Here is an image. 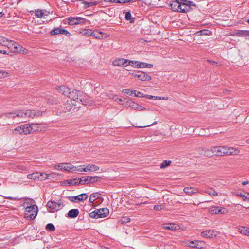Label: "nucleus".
Wrapping results in <instances>:
<instances>
[{
	"instance_id": "obj_51",
	"label": "nucleus",
	"mask_w": 249,
	"mask_h": 249,
	"mask_svg": "<svg viewBox=\"0 0 249 249\" xmlns=\"http://www.w3.org/2000/svg\"><path fill=\"white\" fill-rule=\"evenodd\" d=\"M47 100L48 103L51 104H54L57 103L56 99L52 97H50L49 98H47Z\"/></svg>"
},
{
	"instance_id": "obj_37",
	"label": "nucleus",
	"mask_w": 249,
	"mask_h": 249,
	"mask_svg": "<svg viewBox=\"0 0 249 249\" xmlns=\"http://www.w3.org/2000/svg\"><path fill=\"white\" fill-rule=\"evenodd\" d=\"M102 34L103 32L96 31H93V34H92V36H93L96 38L101 39L103 38Z\"/></svg>"
},
{
	"instance_id": "obj_3",
	"label": "nucleus",
	"mask_w": 249,
	"mask_h": 249,
	"mask_svg": "<svg viewBox=\"0 0 249 249\" xmlns=\"http://www.w3.org/2000/svg\"><path fill=\"white\" fill-rule=\"evenodd\" d=\"M38 207L36 205L27 206L25 209V217L30 219H34L38 213Z\"/></svg>"
},
{
	"instance_id": "obj_34",
	"label": "nucleus",
	"mask_w": 249,
	"mask_h": 249,
	"mask_svg": "<svg viewBox=\"0 0 249 249\" xmlns=\"http://www.w3.org/2000/svg\"><path fill=\"white\" fill-rule=\"evenodd\" d=\"M205 192L212 196H216L218 195L217 192L212 188L206 190Z\"/></svg>"
},
{
	"instance_id": "obj_18",
	"label": "nucleus",
	"mask_w": 249,
	"mask_h": 249,
	"mask_svg": "<svg viewBox=\"0 0 249 249\" xmlns=\"http://www.w3.org/2000/svg\"><path fill=\"white\" fill-rule=\"evenodd\" d=\"M98 212H99V217H100V218H105L107 217L109 213V210L107 208L98 209Z\"/></svg>"
},
{
	"instance_id": "obj_58",
	"label": "nucleus",
	"mask_w": 249,
	"mask_h": 249,
	"mask_svg": "<svg viewBox=\"0 0 249 249\" xmlns=\"http://www.w3.org/2000/svg\"><path fill=\"white\" fill-rule=\"evenodd\" d=\"M8 76V73L6 72L0 71V79Z\"/></svg>"
},
{
	"instance_id": "obj_40",
	"label": "nucleus",
	"mask_w": 249,
	"mask_h": 249,
	"mask_svg": "<svg viewBox=\"0 0 249 249\" xmlns=\"http://www.w3.org/2000/svg\"><path fill=\"white\" fill-rule=\"evenodd\" d=\"M61 28H59V27L55 28L54 29L50 31V34L52 36H54V35H58V34H60V33H61Z\"/></svg>"
},
{
	"instance_id": "obj_13",
	"label": "nucleus",
	"mask_w": 249,
	"mask_h": 249,
	"mask_svg": "<svg viewBox=\"0 0 249 249\" xmlns=\"http://www.w3.org/2000/svg\"><path fill=\"white\" fill-rule=\"evenodd\" d=\"M26 117H30L32 118L36 116H40L42 115V112L38 110H27L25 111Z\"/></svg>"
},
{
	"instance_id": "obj_7",
	"label": "nucleus",
	"mask_w": 249,
	"mask_h": 249,
	"mask_svg": "<svg viewBox=\"0 0 249 249\" xmlns=\"http://www.w3.org/2000/svg\"><path fill=\"white\" fill-rule=\"evenodd\" d=\"M180 1V6L179 8V12L187 13L191 10V6L193 5L192 2L182 0Z\"/></svg>"
},
{
	"instance_id": "obj_32",
	"label": "nucleus",
	"mask_w": 249,
	"mask_h": 249,
	"mask_svg": "<svg viewBox=\"0 0 249 249\" xmlns=\"http://www.w3.org/2000/svg\"><path fill=\"white\" fill-rule=\"evenodd\" d=\"M25 111L26 110H18V111L15 112L14 115L13 116V117L14 118H15L16 117H21V118L26 117Z\"/></svg>"
},
{
	"instance_id": "obj_11",
	"label": "nucleus",
	"mask_w": 249,
	"mask_h": 249,
	"mask_svg": "<svg viewBox=\"0 0 249 249\" xmlns=\"http://www.w3.org/2000/svg\"><path fill=\"white\" fill-rule=\"evenodd\" d=\"M6 47H7L12 52L14 53H18L20 49L22 48V47H21L19 44L12 40H10L9 41Z\"/></svg>"
},
{
	"instance_id": "obj_6",
	"label": "nucleus",
	"mask_w": 249,
	"mask_h": 249,
	"mask_svg": "<svg viewBox=\"0 0 249 249\" xmlns=\"http://www.w3.org/2000/svg\"><path fill=\"white\" fill-rule=\"evenodd\" d=\"M209 212L211 214H224L228 212V210L224 207L212 206L209 208Z\"/></svg>"
},
{
	"instance_id": "obj_24",
	"label": "nucleus",
	"mask_w": 249,
	"mask_h": 249,
	"mask_svg": "<svg viewBox=\"0 0 249 249\" xmlns=\"http://www.w3.org/2000/svg\"><path fill=\"white\" fill-rule=\"evenodd\" d=\"M86 172H94L99 170V167L94 164H88L86 166Z\"/></svg>"
},
{
	"instance_id": "obj_36",
	"label": "nucleus",
	"mask_w": 249,
	"mask_h": 249,
	"mask_svg": "<svg viewBox=\"0 0 249 249\" xmlns=\"http://www.w3.org/2000/svg\"><path fill=\"white\" fill-rule=\"evenodd\" d=\"M89 217L92 218H100L99 212H98V209L94 210L89 213Z\"/></svg>"
},
{
	"instance_id": "obj_17",
	"label": "nucleus",
	"mask_w": 249,
	"mask_h": 249,
	"mask_svg": "<svg viewBox=\"0 0 249 249\" xmlns=\"http://www.w3.org/2000/svg\"><path fill=\"white\" fill-rule=\"evenodd\" d=\"M35 13L36 16L38 18H46V17L48 16L49 12L47 11L44 12L43 10L37 9L35 10Z\"/></svg>"
},
{
	"instance_id": "obj_2",
	"label": "nucleus",
	"mask_w": 249,
	"mask_h": 249,
	"mask_svg": "<svg viewBox=\"0 0 249 249\" xmlns=\"http://www.w3.org/2000/svg\"><path fill=\"white\" fill-rule=\"evenodd\" d=\"M68 95L69 97L74 101L83 105H87L88 104V102L83 98V93L80 91L70 89Z\"/></svg>"
},
{
	"instance_id": "obj_39",
	"label": "nucleus",
	"mask_w": 249,
	"mask_h": 249,
	"mask_svg": "<svg viewBox=\"0 0 249 249\" xmlns=\"http://www.w3.org/2000/svg\"><path fill=\"white\" fill-rule=\"evenodd\" d=\"M237 34L240 36H249V30H238Z\"/></svg>"
},
{
	"instance_id": "obj_19",
	"label": "nucleus",
	"mask_w": 249,
	"mask_h": 249,
	"mask_svg": "<svg viewBox=\"0 0 249 249\" xmlns=\"http://www.w3.org/2000/svg\"><path fill=\"white\" fill-rule=\"evenodd\" d=\"M44 174L43 173H39V175L40 176H43ZM27 178L29 179H33V180H37L40 179V176H39L38 172L33 173L32 174H28L27 176Z\"/></svg>"
},
{
	"instance_id": "obj_1",
	"label": "nucleus",
	"mask_w": 249,
	"mask_h": 249,
	"mask_svg": "<svg viewBox=\"0 0 249 249\" xmlns=\"http://www.w3.org/2000/svg\"><path fill=\"white\" fill-rule=\"evenodd\" d=\"M212 151L214 154L218 156L224 155H235L240 153V150L237 148L232 147L228 148L226 146H214L212 147Z\"/></svg>"
},
{
	"instance_id": "obj_63",
	"label": "nucleus",
	"mask_w": 249,
	"mask_h": 249,
	"mask_svg": "<svg viewBox=\"0 0 249 249\" xmlns=\"http://www.w3.org/2000/svg\"><path fill=\"white\" fill-rule=\"evenodd\" d=\"M207 61L209 63H210L211 65H215V64H217V62H215V61H213V60H207Z\"/></svg>"
},
{
	"instance_id": "obj_38",
	"label": "nucleus",
	"mask_w": 249,
	"mask_h": 249,
	"mask_svg": "<svg viewBox=\"0 0 249 249\" xmlns=\"http://www.w3.org/2000/svg\"><path fill=\"white\" fill-rule=\"evenodd\" d=\"M9 41L10 40L6 39L5 37L3 36H0V45L7 46V44L8 43Z\"/></svg>"
},
{
	"instance_id": "obj_5",
	"label": "nucleus",
	"mask_w": 249,
	"mask_h": 249,
	"mask_svg": "<svg viewBox=\"0 0 249 249\" xmlns=\"http://www.w3.org/2000/svg\"><path fill=\"white\" fill-rule=\"evenodd\" d=\"M47 206L52 210V212H53L61 209L64 205L60 200L58 201H49L47 204Z\"/></svg>"
},
{
	"instance_id": "obj_45",
	"label": "nucleus",
	"mask_w": 249,
	"mask_h": 249,
	"mask_svg": "<svg viewBox=\"0 0 249 249\" xmlns=\"http://www.w3.org/2000/svg\"><path fill=\"white\" fill-rule=\"evenodd\" d=\"M237 195L243 198L244 201L249 200V193H246L245 194L240 193L237 194Z\"/></svg>"
},
{
	"instance_id": "obj_35",
	"label": "nucleus",
	"mask_w": 249,
	"mask_h": 249,
	"mask_svg": "<svg viewBox=\"0 0 249 249\" xmlns=\"http://www.w3.org/2000/svg\"><path fill=\"white\" fill-rule=\"evenodd\" d=\"M87 177H82L81 178H78V184H89V178H87Z\"/></svg>"
},
{
	"instance_id": "obj_56",
	"label": "nucleus",
	"mask_w": 249,
	"mask_h": 249,
	"mask_svg": "<svg viewBox=\"0 0 249 249\" xmlns=\"http://www.w3.org/2000/svg\"><path fill=\"white\" fill-rule=\"evenodd\" d=\"M18 53L23 54H27L28 53V50L27 49L22 47V49H20L19 52H18Z\"/></svg>"
},
{
	"instance_id": "obj_62",
	"label": "nucleus",
	"mask_w": 249,
	"mask_h": 249,
	"mask_svg": "<svg viewBox=\"0 0 249 249\" xmlns=\"http://www.w3.org/2000/svg\"><path fill=\"white\" fill-rule=\"evenodd\" d=\"M50 175H51V174H45V178H40V179L41 180H45L46 179H47L49 178Z\"/></svg>"
},
{
	"instance_id": "obj_31",
	"label": "nucleus",
	"mask_w": 249,
	"mask_h": 249,
	"mask_svg": "<svg viewBox=\"0 0 249 249\" xmlns=\"http://www.w3.org/2000/svg\"><path fill=\"white\" fill-rule=\"evenodd\" d=\"M163 228L166 230H170L171 231H175L178 230L177 228V225L173 223L165 224L163 226Z\"/></svg>"
},
{
	"instance_id": "obj_53",
	"label": "nucleus",
	"mask_w": 249,
	"mask_h": 249,
	"mask_svg": "<svg viewBox=\"0 0 249 249\" xmlns=\"http://www.w3.org/2000/svg\"><path fill=\"white\" fill-rule=\"evenodd\" d=\"M204 244L203 242L200 241H197V243L196 246V248L198 249H202L203 248V246Z\"/></svg>"
},
{
	"instance_id": "obj_43",
	"label": "nucleus",
	"mask_w": 249,
	"mask_h": 249,
	"mask_svg": "<svg viewBox=\"0 0 249 249\" xmlns=\"http://www.w3.org/2000/svg\"><path fill=\"white\" fill-rule=\"evenodd\" d=\"M16 169L20 172H22L27 170V168L25 165L21 164L17 165L16 166Z\"/></svg>"
},
{
	"instance_id": "obj_64",
	"label": "nucleus",
	"mask_w": 249,
	"mask_h": 249,
	"mask_svg": "<svg viewBox=\"0 0 249 249\" xmlns=\"http://www.w3.org/2000/svg\"><path fill=\"white\" fill-rule=\"evenodd\" d=\"M0 53L3 54H7V52L5 50H0ZM8 55V54H7Z\"/></svg>"
},
{
	"instance_id": "obj_50",
	"label": "nucleus",
	"mask_w": 249,
	"mask_h": 249,
	"mask_svg": "<svg viewBox=\"0 0 249 249\" xmlns=\"http://www.w3.org/2000/svg\"><path fill=\"white\" fill-rule=\"evenodd\" d=\"M134 94L136 97H142V94L141 93L140 91L136 90H131L130 95H132Z\"/></svg>"
},
{
	"instance_id": "obj_28",
	"label": "nucleus",
	"mask_w": 249,
	"mask_h": 249,
	"mask_svg": "<svg viewBox=\"0 0 249 249\" xmlns=\"http://www.w3.org/2000/svg\"><path fill=\"white\" fill-rule=\"evenodd\" d=\"M130 106L132 108L134 109L135 110H139V111H143V110H146L145 107H144L142 106H140L138 104H136L134 102L132 103V104L131 105L130 104Z\"/></svg>"
},
{
	"instance_id": "obj_10",
	"label": "nucleus",
	"mask_w": 249,
	"mask_h": 249,
	"mask_svg": "<svg viewBox=\"0 0 249 249\" xmlns=\"http://www.w3.org/2000/svg\"><path fill=\"white\" fill-rule=\"evenodd\" d=\"M54 169L61 171H71L74 168V166L69 163H63L55 165L53 167Z\"/></svg>"
},
{
	"instance_id": "obj_15",
	"label": "nucleus",
	"mask_w": 249,
	"mask_h": 249,
	"mask_svg": "<svg viewBox=\"0 0 249 249\" xmlns=\"http://www.w3.org/2000/svg\"><path fill=\"white\" fill-rule=\"evenodd\" d=\"M112 64L115 66H127L128 65H126V64H128V60L124 58H120L114 60Z\"/></svg>"
},
{
	"instance_id": "obj_30",
	"label": "nucleus",
	"mask_w": 249,
	"mask_h": 249,
	"mask_svg": "<svg viewBox=\"0 0 249 249\" xmlns=\"http://www.w3.org/2000/svg\"><path fill=\"white\" fill-rule=\"evenodd\" d=\"M238 231L241 234L249 236V228L244 226L240 227L238 228Z\"/></svg>"
},
{
	"instance_id": "obj_26",
	"label": "nucleus",
	"mask_w": 249,
	"mask_h": 249,
	"mask_svg": "<svg viewBox=\"0 0 249 249\" xmlns=\"http://www.w3.org/2000/svg\"><path fill=\"white\" fill-rule=\"evenodd\" d=\"M82 3L84 4V8L86 9L91 6L97 5L98 2L97 1L87 2L86 1L82 0Z\"/></svg>"
},
{
	"instance_id": "obj_41",
	"label": "nucleus",
	"mask_w": 249,
	"mask_h": 249,
	"mask_svg": "<svg viewBox=\"0 0 249 249\" xmlns=\"http://www.w3.org/2000/svg\"><path fill=\"white\" fill-rule=\"evenodd\" d=\"M140 64H141V62L128 60V64H127L126 65L128 66L131 65L135 67L139 68V65H140Z\"/></svg>"
},
{
	"instance_id": "obj_60",
	"label": "nucleus",
	"mask_w": 249,
	"mask_h": 249,
	"mask_svg": "<svg viewBox=\"0 0 249 249\" xmlns=\"http://www.w3.org/2000/svg\"><path fill=\"white\" fill-rule=\"evenodd\" d=\"M131 91L129 89H125L122 90V92L130 95Z\"/></svg>"
},
{
	"instance_id": "obj_21",
	"label": "nucleus",
	"mask_w": 249,
	"mask_h": 249,
	"mask_svg": "<svg viewBox=\"0 0 249 249\" xmlns=\"http://www.w3.org/2000/svg\"><path fill=\"white\" fill-rule=\"evenodd\" d=\"M79 211L77 209L70 210L68 213V216L71 218H76L79 214Z\"/></svg>"
},
{
	"instance_id": "obj_46",
	"label": "nucleus",
	"mask_w": 249,
	"mask_h": 249,
	"mask_svg": "<svg viewBox=\"0 0 249 249\" xmlns=\"http://www.w3.org/2000/svg\"><path fill=\"white\" fill-rule=\"evenodd\" d=\"M46 229L49 231H54L55 230V226L53 224L49 223L46 226Z\"/></svg>"
},
{
	"instance_id": "obj_29",
	"label": "nucleus",
	"mask_w": 249,
	"mask_h": 249,
	"mask_svg": "<svg viewBox=\"0 0 249 249\" xmlns=\"http://www.w3.org/2000/svg\"><path fill=\"white\" fill-rule=\"evenodd\" d=\"M78 180V178H75L72 179L66 180L64 181V182H67V184L70 185H79Z\"/></svg>"
},
{
	"instance_id": "obj_59",
	"label": "nucleus",
	"mask_w": 249,
	"mask_h": 249,
	"mask_svg": "<svg viewBox=\"0 0 249 249\" xmlns=\"http://www.w3.org/2000/svg\"><path fill=\"white\" fill-rule=\"evenodd\" d=\"M163 209V207L162 205H155L154 207V209L156 211H160Z\"/></svg>"
},
{
	"instance_id": "obj_42",
	"label": "nucleus",
	"mask_w": 249,
	"mask_h": 249,
	"mask_svg": "<svg viewBox=\"0 0 249 249\" xmlns=\"http://www.w3.org/2000/svg\"><path fill=\"white\" fill-rule=\"evenodd\" d=\"M98 195L97 193L92 194L90 196L89 201L90 203H93L98 197Z\"/></svg>"
},
{
	"instance_id": "obj_4",
	"label": "nucleus",
	"mask_w": 249,
	"mask_h": 249,
	"mask_svg": "<svg viewBox=\"0 0 249 249\" xmlns=\"http://www.w3.org/2000/svg\"><path fill=\"white\" fill-rule=\"evenodd\" d=\"M132 75L133 78H137L139 80L142 81H150L151 79V76L146 73L142 71H134L129 73Z\"/></svg>"
},
{
	"instance_id": "obj_33",
	"label": "nucleus",
	"mask_w": 249,
	"mask_h": 249,
	"mask_svg": "<svg viewBox=\"0 0 249 249\" xmlns=\"http://www.w3.org/2000/svg\"><path fill=\"white\" fill-rule=\"evenodd\" d=\"M80 33L83 35L89 36L92 35L93 31L89 29H84L81 30Z\"/></svg>"
},
{
	"instance_id": "obj_12",
	"label": "nucleus",
	"mask_w": 249,
	"mask_h": 249,
	"mask_svg": "<svg viewBox=\"0 0 249 249\" xmlns=\"http://www.w3.org/2000/svg\"><path fill=\"white\" fill-rule=\"evenodd\" d=\"M217 232L213 230H206L201 233V235L205 238H212L216 236Z\"/></svg>"
},
{
	"instance_id": "obj_27",
	"label": "nucleus",
	"mask_w": 249,
	"mask_h": 249,
	"mask_svg": "<svg viewBox=\"0 0 249 249\" xmlns=\"http://www.w3.org/2000/svg\"><path fill=\"white\" fill-rule=\"evenodd\" d=\"M74 171H78V172H86V165H80L77 166H74V168L71 170V172H73Z\"/></svg>"
},
{
	"instance_id": "obj_47",
	"label": "nucleus",
	"mask_w": 249,
	"mask_h": 249,
	"mask_svg": "<svg viewBox=\"0 0 249 249\" xmlns=\"http://www.w3.org/2000/svg\"><path fill=\"white\" fill-rule=\"evenodd\" d=\"M197 240L195 241H189L186 243L187 246L190 247L191 248H196V244L197 243Z\"/></svg>"
},
{
	"instance_id": "obj_54",
	"label": "nucleus",
	"mask_w": 249,
	"mask_h": 249,
	"mask_svg": "<svg viewBox=\"0 0 249 249\" xmlns=\"http://www.w3.org/2000/svg\"><path fill=\"white\" fill-rule=\"evenodd\" d=\"M14 115V112H8L6 113L5 114L2 115V117L4 118H14L13 116Z\"/></svg>"
},
{
	"instance_id": "obj_49",
	"label": "nucleus",
	"mask_w": 249,
	"mask_h": 249,
	"mask_svg": "<svg viewBox=\"0 0 249 249\" xmlns=\"http://www.w3.org/2000/svg\"><path fill=\"white\" fill-rule=\"evenodd\" d=\"M139 68H152L153 67V65L151 64H148L144 62H141L140 65H139Z\"/></svg>"
},
{
	"instance_id": "obj_44",
	"label": "nucleus",
	"mask_w": 249,
	"mask_h": 249,
	"mask_svg": "<svg viewBox=\"0 0 249 249\" xmlns=\"http://www.w3.org/2000/svg\"><path fill=\"white\" fill-rule=\"evenodd\" d=\"M21 125L18 126L12 130L14 134H22Z\"/></svg>"
},
{
	"instance_id": "obj_20",
	"label": "nucleus",
	"mask_w": 249,
	"mask_h": 249,
	"mask_svg": "<svg viewBox=\"0 0 249 249\" xmlns=\"http://www.w3.org/2000/svg\"><path fill=\"white\" fill-rule=\"evenodd\" d=\"M200 154L207 157H211L214 152L212 151V147L211 149L203 148L200 150Z\"/></svg>"
},
{
	"instance_id": "obj_16",
	"label": "nucleus",
	"mask_w": 249,
	"mask_h": 249,
	"mask_svg": "<svg viewBox=\"0 0 249 249\" xmlns=\"http://www.w3.org/2000/svg\"><path fill=\"white\" fill-rule=\"evenodd\" d=\"M182 0H180L182 1ZM180 6V0H176L175 1H173L170 4V6L171 9L174 11L178 12H179V8Z\"/></svg>"
},
{
	"instance_id": "obj_9",
	"label": "nucleus",
	"mask_w": 249,
	"mask_h": 249,
	"mask_svg": "<svg viewBox=\"0 0 249 249\" xmlns=\"http://www.w3.org/2000/svg\"><path fill=\"white\" fill-rule=\"evenodd\" d=\"M68 198L73 203H77L87 199L88 198V195L86 193H83L76 196H68Z\"/></svg>"
},
{
	"instance_id": "obj_8",
	"label": "nucleus",
	"mask_w": 249,
	"mask_h": 249,
	"mask_svg": "<svg viewBox=\"0 0 249 249\" xmlns=\"http://www.w3.org/2000/svg\"><path fill=\"white\" fill-rule=\"evenodd\" d=\"M68 22L70 25H74L79 24H85L86 19L81 17H69L68 18Z\"/></svg>"
},
{
	"instance_id": "obj_57",
	"label": "nucleus",
	"mask_w": 249,
	"mask_h": 249,
	"mask_svg": "<svg viewBox=\"0 0 249 249\" xmlns=\"http://www.w3.org/2000/svg\"><path fill=\"white\" fill-rule=\"evenodd\" d=\"M118 3H124L126 2H135L136 0H117Z\"/></svg>"
},
{
	"instance_id": "obj_14",
	"label": "nucleus",
	"mask_w": 249,
	"mask_h": 249,
	"mask_svg": "<svg viewBox=\"0 0 249 249\" xmlns=\"http://www.w3.org/2000/svg\"><path fill=\"white\" fill-rule=\"evenodd\" d=\"M22 128V134H29L32 133L33 131V127L29 124H25L22 125H21Z\"/></svg>"
},
{
	"instance_id": "obj_23",
	"label": "nucleus",
	"mask_w": 249,
	"mask_h": 249,
	"mask_svg": "<svg viewBox=\"0 0 249 249\" xmlns=\"http://www.w3.org/2000/svg\"><path fill=\"white\" fill-rule=\"evenodd\" d=\"M184 191L187 194L192 195V194L197 193L198 189L193 187H185Z\"/></svg>"
},
{
	"instance_id": "obj_55",
	"label": "nucleus",
	"mask_w": 249,
	"mask_h": 249,
	"mask_svg": "<svg viewBox=\"0 0 249 249\" xmlns=\"http://www.w3.org/2000/svg\"><path fill=\"white\" fill-rule=\"evenodd\" d=\"M60 34H64L65 35L67 36H69L71 35L70 32H69L67 30L64 29H62L61 30V33Z\"/></svg>"
},
{
	"instance_id": "obj_52",
	"label": "nucleus",
	"mask_w": 249,
	"mask_h": 249,
	"mask_svg": "<svg viewBox=\"0 0 249 249\" xmlns=\"http://www.w3.org/2000/svg\"><path fill=\"white\" fill-rule=\"evenodd\" d=\"M131 14L130 13V12H127L126 13H125V18L126 20H131L130 21V22H132L134 20H131Z\"/></svg>"
},
{
	"instance_id": "obj_48",
	"label": "nucleus",
	"mask_w": 249,
	"mask_h": 249,
	"mask_svg": "<svg viewBox=\"0 0 249 249\" xmlns=\"http://www.w3.org/2000/svg\"><path fill=\"white\" fill-rule=\"evenodd\" d=\"M171 162L169 160H165L163 161L160 165L161 168H164L169 166L171 164Z\"/></svg>"
},
{
	"instance_id": "obj_22",
	"label": "nucleus",
	"mask_w": 249,
	"mask_h": 249,
	"mask_svg": "<svg viewBox=\"0 0 249 249\" xmlns=\"http://www.w3.org/2000/svg\"><path fill=\"white\" fill-rule=\"evenodd\" d=\"M56 89L64 95H67L70 89L64 86H60L56 87Z\"/></svg>"
},
{
	"instance_id": "obj_61",
	"label": "nucleus",
	"mask_w": 249,
	"mask_h": 249,
	"mask_svg": "<svg viewBox=\"0 0 249 249\" xmlns=\"http://www.w3.org/2000/svg\"><path fill=\"white\" fill-rule=\"evenodd\" d=\"M5 197H6V198L10 199L11 200H20V199L18 198L14 197H11V196H6Z\"/></svg>"
},
{
	"instance_id": "obj_25",
	"label": "nucleus",
	"mask_w": 249,
	"mask_h": 249,
	"mask_svg": "<svg viewBox=\"0 0 249 249\" xmlns=\"http://www.w3.org/2000/svg\"><path fill=\"white\" fill-rule=\"evenodd\" d=\"M89 178V184L90 183H95L96 182L100 181L102 178L99 176H87V178Z\"/></svg>"
}]
</instances>
